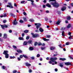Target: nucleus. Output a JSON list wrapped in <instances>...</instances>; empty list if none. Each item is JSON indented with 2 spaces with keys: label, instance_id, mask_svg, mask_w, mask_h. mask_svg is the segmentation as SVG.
<instances>
[{
  "label": "nucleus",
  "instance_id": "obj_53",
  "mask_svg": "<svg viewBox=\"0 0 73 73\" xmlns=\"http://www.w3.org/2000/svg\"><path fill=\"white\" fill-rule=\"evenodd\" d=\"M17 60L18 61H20L21 58L20 57H18L17 58Z\"/></svg>",
  "mask_w": 73,
  "mask_h": 73
},
{
  "label": "nucleus",
  "instance_id": "obj_21",
  "mask_svg": "<svg viewBox=\"0 0 73 73\" xmlns=\"http://www.w3.org/2000/svg\"><path fill=\"white\" fill-rule=\"evenodd\" d=\"M39 30L40 32H44V30H43V29L41 28H40L39 29Z\"/></svg>",
  "mask_w": 73,
  "mask_h": 73
},
{
  "label": "nucleus",
  "instance_id": "obj_9",
  "mask_svg": "<svg viewBox=\"0 0 73 73\" xmlns=\"http://www.w3.org/2000/svg\"><path fill=\"white\" fill-rule=\"evenodd\" d=\"M39 37L38 34H35L33 38H37V37Z\"/></svg>",
  "mask_w": 73,
  "mask_h": 73
},
{
  "label": "nucleus",
  "instance_id": "obj_4",
  "mask_svg": "<svg viewBox=\"0 0 73 73\" xmlns=\"http://www.w3.org/2000/svg\"><path fill=\"white\" fill-rule=\"evenodd\" d=\"M8 5H7V7H9L10 8H13L11 3H8Z\"/></svg>",
  "mask_w": 73,
  "mask_h": 73
},
{
  "label": "nucleus",
  "instance_id": "obj_30",
  "mask_svg": "<svg viewBox=\"0 0 73 73\" xmlns=\"http://www.w3.org/2000/svg\"><path fill=\"white\" fill-rule=\"evenodd\" d=\"M59 66H60V67H63L64 66V65L62 64V63H59Z\"/></svg>",
  "mask_w": 73,
  "mask_h": 73
},
{
  "label": "nucleus",
  "instance_id": "obj_38",
  "mask_svg": "<svg viewBox=\"0 0 73 73\" xmlns=\"http://www.w3.org/2000/svg\"><path fill=\"white\" fill-rule=\"evenodd\" d=\"M23 57H24V56H23V55H21L19 56V57L21 58H23Z\"/></svg>",
  "mask_w": 73,
  "mask_h": 73
},
{
  "label": "nucleus",
  "instance_id": "obj_34",
  "mask_svg": "<svg viewBox=\"0 0 73 73\" xmlns=\"http://www.w3.org/2000/svg\"><path fill=\"white\" fill-rule=\"evenodd\" d=\"M23 56L25 58H28V56L25 55H23Z\"/></svg>",
  "mask_w": 73,
  "mask_h": 73
},
{
  "label": "nucleus",
  "instance_id": "obj_5",
  "mask_svg": "<svg viewBox=\"0 0 73 73\" xmlns=\"http://www.w3.org/2000/svg\"><path fill=\"white\" fill-rule=\"evenodd\" d=\"M1 26L3 29H5L4 28H8V26L6 25H1Z\"/></svg>",
  "mask_w": 73,
  "mask_h": 73
},
{
  "label": "nucleus",
  "instance_id": "obj_23",
  "mask_svg": "<svg viewBox=\"0 0 73 73\" xmlns=\"http://www.w3.org/2000/svg\"><path fill=\"white\" fill-rule=\"evenodd\" d=\"M29 32V31L28 30H25L23 32L24 33H28Z\"/></svg>",
  "mask_w": 73,
  "mask_h": 73
},
{
  "label": "nucleus",
  "instance_id": "obj_10",
  "mask_svg": "<svg viewBox=\"0 0 73 73\" xmlns=\"http://www.w3.org/2000/svg\"><path fill=\"white\" fill-rule=\"evenodd\" d=\"M16 21V18H15V20L13 22V25H16L17 24V22Z\"/></svg>",
  "mask_w": 73,
  "mask_h": 73
},
{
  "label": "nucleus",
  "instance_id": "obj_59",
  "mask_svg": "<svg viewBox=\"0 0 73 73\" xmlns=\"http://www.w3.org/2000/svg\"><path fill=\"white\" fill-rule=\"evenodd\" d=\"M45 7H46L45 6V5H43L42 7L43 8H45Z\"/></svg>",
  "mask_w": 73,
  "mask_h": 73
},
{
  "label": "nucleus",
  "instance_id": "obj_13",
  "mask_svg": "<svg viewBox=\"0 0 73 73\" xmlns=\"http://www.w3.org/2000/svg\"><path fill=\"white\" fill-rule=\"evenodd\" d=\"M10 15H11V16H12L13 17H17V16L16 15H15L14 14L11 13L10 14Z\"/></svg>",
  "mask_w": 73,
  "mask_h": 73
},
{
  "label": "nucleus",
  "instance_id": "obj_56",
  "mask_svg": "<svg viewBox=\"0 0 73 73\" xmlns=\"http://www.w3.org/2000/svg\"><path fill=\"white\" fill-rule=\"evenodd\" d=\"M69 58H70V59H72V60H73V58L72 57H71V56H69Z\"/></svg>",
  "mask_w": 73,
  "mask_h": 73
},
{
  "label": "nucleus",
  "instance_id": "obj_44",
  "mask_svg": "<svg viewBox=\"0 0 73 73\" xmlns=\"http://www.w3.org/2000/svg\"><path fill=\"white\" fill-rule=\"evenodd\" d=\"M40 54H38L36 56L37 57H38V58L40 57Z\"/></svg>",
  "mask_w": 73,
  "mask_h": 73
},
{
  "label": "nucleus",
  "instance_id": "obj_58",
  "mask_svg": "<svg viewBox=\"0 0 73 73\" xmlns=\"http://www.w3.org/2000/svg\"><path fill=\"white\" fill-rule=\"evenodd\" d=\"M25 35V34H24V33H23L22 34V37H24V36Z\"/></svg>",
  "mask_w": 73,
  "mask_h": 73
},
{
  "label": "nucleus",
  "instance_id": "obj_15",
  "mask_svg": "<svg viewBox=\"0 0 73 73\" xmlns=\"http://www.w3.org/2000/svg\"><path fill=\"white\" fill-rule=\"evenodd\" d=\"M27 44H28V42L26 41H25L23 43V45H27Z\"/></svg>",
  "mask_w": 73,
  "mask_h": 73
},
{
  "label": "nucleus",
  "instance_id": "obj_55",
  "mask_svg": "<svg viewBox=\"0 0 73 73\" xmlns=\"http://www.w3.org/2000/svg\"><path fill=\"white\" fill-rule=\"evenodd\" d=\"M25 1H22L21 3V4H23V3H24V2H25Z\"/></svg>",
  "mask_w": 73,
  "mask_h": 73
},
{
  "label": "nucleus",
  "instance_id": "obj_54",
  "mask_svg": "<svg viewBox=\"0 0 73 73\" xmlns=\"http://www.w3.org/2000/svg\"><path fill=\"white\" fill-rule=\"evenodd\" d=\"M23 14H24V15L25 16L27 15V13L25 12H23Z\"/></svg>",
  "mask_w": 73,
  "mask_h": 73
},
{
  "label": "nucleus",
  "instance_id": "obj_12",
  "mask_svg": "<svg viewBox=\"0 0 73 73\" xmlns=\"http://www.w3.org/2000/svg\"><path fill=\"white\" fill-rule=\"evenodd\" d=\"M46 6L49 8H51V5L49 4V3H47L46 4Z\"/></svg>",
  "mask_w": 73,
  "mask_h": 73
},
{
  "label": "nucleus",
  "instance_id": "obj_64",
  "mask_svg": "<svg viewBox=\"0 0 73 73\" xmlns=\"http://www.w3.org/2000/svg\"><path fill=\"white\" fill-rule=\"evenodd\" d=\"M55 72H57V71H58V69H57V68H55Z\"/></svg>",
  "mask_w": 73,
  "mask_h": 73
},
{
  "label": "nucleus",
  "instance_id": "obj_19",
  "mask_svg": "<svg viewBox=\"0 0 73 73\" xmlns=\"http://www.w3.org/2000/svg\"><path fill=\"white\" fill-rule=\"evenodd\" d=\"M34 49V48L32 47H30L29 48V50H33Z\"/></svg>",
  "mask_w": 73,
  "mask_h": 73
},
{
  "label": "nucleus",
  "instance_id": "obj_42",
  "mask_svg": "<svg viewBox=\"0 0 73 73\" xmlns=\"http://www.w3.org/2000/svg\"><path fill=\"white\" fill-rule=\"evenodd\" d=\"M29 36H27L26 38V40H29Z\"/></svg>",
  "mask_w": 73,
  "mask_h": 73
},
{
  "label": "nucleus",
  "instance_id": "obj_8",
  "mask_svg": "<svg viewBox=\"0 0 73 73\" xmlns=\"http://www.w3.org/2000/svg\"><path fill=\"white\" fill-rule=\"evenodd\" d=\"M41 25V24L40 23H37V26H36V29H38V28H40V27Z\"/></svg>",
  "mask_w": 73,
  "mask_h": 73
},
{
  "label": "nucleus",
  "instance_id": "obj_37",
  "mask_svg": "<svg viewBox=\"0 0 73 73\" xmlns=\"http://www.w3.org/2000/svg\"><path fill=\"white\" fill-rule=\"evenodd\" d=\"M29 21H30L31 22H33V21H34V20H33V19H31L29 20Z\"/></svg>",
  "mask_w": 73,
  "mask_h": 73
},
{
  "label": "nucleus",
  "instance_id": "obj_57",
  "mask_svg": "<svg viewBox=\"0 0 73 73\" xmlns=\"http://www.w3.org/2000/svg\"><path fill=\"white\" fill-rule=\"evenodd\" d=\"M71 34H72V33H71V32H69L68 33V35L70 36H71Z\"/></svg>",
  "mask_w": 73,
  "mask_h": 73
},
{
  "label": "nucleus",
  "instance_id": "obj_51",
  "mask_svg": "<svg viewBox=\"0 0 73 73\" xmlns=\"http://www.w3.org/2000/svg\"><path fill=\"white\" fill-rule=\"evenodd\" d=\"M7 21L6 20H5L3 21V23H6V22H7Z\"/></svg>",
  "mask_w": 73,
  "mask_h": 73
},
{
  "label": "nucleus",
  "instance_id": "obj_39",
  "mask_svg": "<svg viewBox=\"0 0 73 73\" xmlns=\"http://www.w3.org/2000/svg\"><path fill=\"white\" fill-rule=\"evenodd\" d=\"M20 23H24V21H23L22 20H20L19 21Z\"/></svg>",
  "mask_w": 73,
  "mask_h": 73
},
{
  "label": "nucleus",
  "instance_id": "obj_17",
  "mask_svg": "<svg viewBox=\"0 0 73 73\" xmlns=\"http://www.w3.org/2000/svg\"><path fill=\"white\" fill-rule=\"evenodd\" d=\"M7 34H5L3 35L4 38H7Z\"/></svg>",
  "mask_w": 73,
  "mask_h": 73
},
{
  "label": "nucleus",
  "instance_id": "obj_25",
  "mask_svg": "<svg viewBox=\"0 0 73 73\" xmlns=\"http://www.w3.org/2000/svg\"><path fill=\"white\" fill-rule=\"evenodd\" d=\"M71 27V25L70 24H68L67 26V28L68 29L70 28Z\"/></svg>",
  "mask_w": 73,
  "mask_h": 73
},
{
  "label": "nucleus",
  "instance_id": "obj_1",
  "mask_svg": "<svg viewBox=\"0 0 73 73\" xmlns=\"http://www.w3.org/2000/svg\"><path fill=\"white\" fill-rule=\"evenodd\" d=\"M49 2H50V1H55L54 2H51L50 3V4L52 5L55 8H57L60 5L58 3H57V2L56 1V0H49Z\"/></svg>",
  "mask_w": 73,
  "mask_h": 73
},
{
  "label": "nucleus",
  "instance_id": "obj_49",
  "mask_svg": "<svg viewBox=\"0 0 73 73\" xmlns=\"http://www.w3.org/2000/svg\"><path fill=\"white\" fill-rule=\"evenodd\" d=\"M2 68L3 69H5V66H3L2 67Z\"/></svg>",
  "mask_w": 73,
  "mask_h": 73
},
{
  "label": "nucleus",
  "instance_id": "obj_18",
  "mask_svg": "<svg viewBox=\"0 0 73 73\" xmlns=\"http://www.w3.org/2000/svg\"><path fill=\"white\" fill-rule=\"evenodd\" d=\"M54 48H55V47H54L51 46L50 48V49L51 50H54Z\"/></svg>",
  "mask_w": 73,
  "mask_h": 73
},
{
  "label": "nucleus",
  "instance_id": "obj_35",
  "mask_svg": "<svg viewBox=\"0 0 73 73\" xmlns=\"http://www.w3.org/2000/svg\"><path fill=\"white\" fill-rule=\"evenodd\" d=\"M10 59H14V58H15V56H11L10 57Z\"/></svg>",
  "mask_w": 73,
  "mask_h": 73
},
{
  "label": "nucleus",
  "instance_id": "obj_22",
  "mask_svg": "<svg viewBox=\"0 0 73 73\" xmlns=\"http://www.w3.org/2000/svg\"><path fill=\"white\" fill-rule=\"evenodd\" d=\"M60 60H62V61H63L66 60V59L65 58H60L59 59Z\"/></svg>",
  "mask_w": 73,
  "mask_h": 73
},
{
  "label": "nucleus",
  "instance_id": "obj_45",
  "mask_svg": "<svg viewBox=\"0 0 73 73\" xmlns=\"http://www.w3.org/2000/svg\"><path fill=\"white\" fill-rule=\"evenodd\" d=\"M58 54H54L53 56L54 57H56L57 56V55Z\"/></svg>",
  "mask_w": 73,
  "mask_h": 73
},
{
  "label": "nucleus",
  "instance_id": "obj_33",
  "mask_svg": "<svg viewBox=\"0 0 73 73\" xmlns=\"http://www.w3.org/2000/svg\"><path fill=\"white\" fill-rule=\"evenodd\" d=\"M50 35H46V38H50L51 37Z\"/></svg>",
  "mask_w": 73,
  "mask_h": 73
},
{
  "label": "nucleus",
  "instance_id": "obj_29",
  "mask_svg": "<svg viewBox=\"0 0 73 73\" xmlns=\"http://www.w3.org/2000/svg\"><path fill=\"white\" fill-rule=\"evenodd\" d=\"M69 39L70 40V39H72L73 38V36L71 35H70L69 37H68Z\"/></svg>",
  "mask_w": 73,
  "mask_h": 73
},
{
  "label": "nucleus",
  "instance_id": "obj_16",
  "mask_svg": "<svg viewBox=\"0 0 73 73\" xmlns=\"http://www.w3.org/2000/svg\"><path fill=\"white\" fill-rule=\"evenodd\" d=\"M61 21L59 20H58V21L56 22V24L57 25H59V24H60V23H61Z\"/></svg>",
  "mask_w": 73,
  "mask_h": 73
},
{
  "label": "nucleus",
  "instance_id": "obj_46",
  "mask_svg": "<svg viewBox=\"0 0 73 73\" xmlns=\"http://www.w3.org/2000/svg\"><path fill=\"white\" fill-rule=\"evenodd\" d=\"M17 72V71L16 70H15L13 71V73H16Z\"/></svg>",
  "mask_w": 73,
  "mask_h": 73
},
{
  "label": "nucleus",
  "instance_id": "obj_32",
  "mask_svg": "<svg viewBox=\"0 0 73 73\" xmlns=\"http://www.w3.org/2000/svg\"><path fill=\"white\" fill-rule=\"evenodd\" d=\"M37 44H38L37 42H35L34 43V46H36V45H37Z\"/></svg>",
  "mask_w": 73,
  "mask_h": 73
},
{
  "label": "nucleus",
  "instance_id": "obj_36",
  "mask_svg": "<svg viewBox=\"0 0 73 73\" xmlns=\"http://www.w3.org/2000/svg\"><path fill=\"white\" fill-rule=\"evenodd\" d=\"M41 50H44L45 49V47H41Z\"/></svg>",
  "mask_w": 73,
  "mask_h": 73
},
{
  "label": "nucleus",
  "instance_id": "obj_7",
  "mask_svg": "<svg viewBox=\"0 0 73 73\" xmlns=\"http://www.w3.org/2000/svg\"><path fill=\"white\" fill-rule=\"evenodd\" d=\"M66 6H63L61 9V11H64L66 10Z\"/></svg>",
  "mask_w": 73,
  "mask_h": 73
},
{
  "label": "nucleus",
  "instance_id": "obj_48",
  "mask_svg": "<svg viewBox=\"0 0 73 73\" xmlns=\"http://www.w3.org/2000/svg\"><path fill=\"white\" fill-rule=\"evenodd\" d=\"M66 45H69V42H67L66 43Z\"/></svg>",
  "mask_w": 73,
  "mask_h": 73
},
{
  "label": "nucleus",
  "instance_id": "obj_27",
  "mask_svg": "<svg viewBox=\"0 0 73 73\" xmlns=\"http://www.w3.org/2000/svg\"><path fill=\"white\" fill-rule=\"evenodd\" d=\"M62 36H64V37L65 36V32H64V31H63L62 33Z\"/></svg>",
  "mask_w": 73,
  "mask_h": 73
},
{
  "label": "nucleus",
  "instance_id": "obj_28",
  "mask_svg": "<svg viewBox=\"0 0 73 73\" xmlns=\"http://www.w3.org/2000/svg\"><path fill=\"white\" fill-rule=\"evenodd\" d=\"M26 65L27 66H31V64L28 63H26Z\"/></svg>",
  "mask_w": 73,
  "mask_h": 73
},
{
  "label": "nucleus",
  "instance_id": "obj_60",
  "mask_svg": "<svg viewBox=\"0 0 73 73\" xmlns=\"http://www.w3.org/2000/svg\"><path fill=\"white\" fill-rule=\"evenodd\" d=\"M43 2L44 3H46V0H44L43 1Z\"/></svg>",
  "mask_w": 73,
  "mask_h": 73
},
{
  "label": "nucleus",
  "instance_id": "obj_6",
  "mask_svg": "<svg viewBox=\"0 0 73 73\" xmlns=\"http://www.w3.org/2000/svg\"><path fill=\"white\" fill-rule=\"evenodd\" d=\"M64 64L67 66H68V65H72V63H71V62H64Z\"/></svg>",
  "mask_w": 73,
  "mask_h": 73
},
{
  "label": "nucleus",
  "instance_id": "obj_63",
  "mask_svg": "<svg viewBox=\"0 0 73 73\" xmlns=\"http://www.w3.org/2000/svg\"><path fill=\"white\" fill-rule=\"evenodd\" d=\"M45 20H46V21H47V20H48V19L47 18H45Z\"/></svg>",
  "mask_w": 73,
  "mask_h": 73
},
{
  "label": "nucleus",
  "instance_id": "obj_20",
  "mask_svg": "<svg viewBox=\"0 0 73 73\" xmlns=\"http://www.w3.org/2000/svg\"><path fill=\"white\" fill-rule=\"evenodd\" d=\"M43 40L44 41H49V39H46V38H43Z\"/></svg>",
  "mask_w": 73,
  "mask_h": 73
},
{
  "label": "nucleus",
  "instance_id": "obj_61",
  "mask_svg": "<svg viewBox=\"0 0 73 73\" xmlns=\"http://www.w3.org/2000/svg\"><path fill=\"white\" fill-rule=\"evenodd\" d=\"M31 4L32 5H34V6H35V7H36V5H35V4H34V3H31Z\"/></svg>",
  "mask_w": 73,
  "mask_h": 73
},
{
  "label": "nucleus",
  "instance_id": "obj_50",
  "mask_svg": "<svg viewBox=\"0 0 73 73\" xmlns=\"http://www.w3.org/2000/svg\"><path fill=\"white\" fill-rule=\"evenodd\" d=\"M31 34L32 35L33 37V38L35 36V34H34V33H31Z\"/></svg>",
  "mask_w": 73,
  "mask_h": 73
},
{
  "label": "nucleus",
  "instance_id": "obj_24",
  "mask_svg": "<svg viewBox=\"0 0 73 73\" xmlns=\"http://www.w3.org/2000/svg\"><path fill=\"white\" fill-rule=\"evenodd\" d=\"M19 39L20 40H24V38L23 37H19Z\"/></svg>",
  "mask_w": 73,
  "mask_h": 73
},
{
  "label": "nucleus",
  "instance_id": "obj_3",
  "mask_svg": "<svg viewBox=\"0 0 73 73\" xmlns=\"http://www.w3.org/2000/svg\"><path fill=\"white\" fill-rule=\"evenodd\" d=\"M8 51L7 50H4L3 53V54H5L6 58H8L9 57V54H8Z\"/></svg>",
  "mask_w": 73,
  "mask_h": 73
},
{
  "label": "nucleus",
  "instance_id": "obj_31",
  "mask_svg": "<svg viewBox=\"0 0 73 73\" xmlns=\"http://www.w3.org/2000/svg\"><path fill=\"white\" fill-rule=\"evenodd\" d=\"M57 13L58 14V15H61V11H57Z\"/></svg>",
  "mask_w": 73,
  "mask_h": 73
},
{
  "label": "nucleus",
  "instance_id": "obj_41",
  "mask_svg": "<svg viewBox=\"0 0 73 73\" xmlns=\"http://www.w3.org/2000/svg\"><path fill=\"white\" fill-rule=\"evenodd\" d=\"M23 19L25 21H27V20L26 18H25V17H24Z\"/></svg>",
  "mask_w": 73,
  "mask_h": 73
},
{
  "label": "nucleus",
  "instance_id": "obj_11",
  "mask_svg": "<svg viewBox=\"0 0 73 73\" xmlns=\"http://www.w3.org/2000/svg\"><path fill=\"white\" fill-rule=\"evenodd\" d=\"M27 43L29 44H32V40H28L27 41Z\"/></svg>",
  "mask_w": 73,
  "mask_h": 73
},
{
  "label": "nucleus",
  "instance_id": "obj_47",
  "mask_svg": "<svg viewBox=\"0 0 73 73\" xmlns=\"http://www.w3.org/2000/svg\"><path fill=\"white\" fill-rule=\"evenodd\" d=\"M31 59L33 60H34L35 59V57L34 56L31 57Z\"/></svg>",
  "mask_w": 73,
  "mask_h": 73
},
{
  "label": "nucleus",
  "instance_id": "obj_52",
  "mask_svg": "<svg viewBox=\"0 0 73 73\" xmlns=\"http://www.w3.org/2000/svg\"><path fill=\"white\" fill-rule=\"evenodd\" d=\"M13 47L14 48V49H17V47H16V46H15V45H13Z\"/></svg>",
  "mask_w": 73,
  "mask_h": 73
},
{
  "label": "nucleus",
  "instance_id": "obj_40",
  "mask_svg": "<svg viewBox=\"0 0 73 73\" xmlns=\"http://www.w3.org/2000/svg\"><path fill=\"white\" fill-rule=\"evenodd\" d=\"M38 46H40L42 45V43H39L38 44Z\"/></svg>",
  "mask_w": 73,
  "mask_h": 73
},
{
  "label": "nucleus",
  "instance_id": "obj_2",
  "mask_svg": "<svg viewBox=\"0 0 73 73\" xmlns=\"http://www.w3.org/2000/svg\"><path fill=\"white\" fill-rule=\"evenodd\" d=\"M50 60V61H49L48 62L49 64H52V62H55V61L56 60H57V58L55 57L54 58H51Z\"/></svg>",
  "mask_w": 73,
  "mask_h": 73
},
{
  "label": "nucleus",
  "instance_id": "obj_62",
  "mask_svg": "<svg viewBox=\"0 0 73 73\" xmlns=\"http://www.w3.org/2000/svg\"><path fill=\"white\" fill-rule=\"evenodd\" d=\"M65 23L66 24L68 23V21L67 20H66L65 21Z\"/></svg>",
  "mask_w": 73,
  "mask_h": 73
},
{
  "label": "nucleus",
  "instance_id": "obj_14",
  "mask_svg": "<svg viewBox=\"0 0 73 73\" xmlns=\"http://www.w3.org/2000/svg\"><path fill=\"white\" fill-rule=\"evenodd\" d=\"M17 53H22V52H23V51L20 50H17Z\"/></svg>",
  "mask_w": 73,
  "mask_h": 73
},
{
  "label": "nucleus",
  "instance_id": "obj_26",
  "mask_svg": "<svg viewBox=\"0 0 73 73\" xmlns=\"http://www.w3.org/2000/svg\"><path fill=\"white\" fill-rule=\"evenodd\" d=\"M71 19V18L70 16L67 17V19L68 20H70Z\"/></svg>",
  "mask_w": 73,
  "mask_h": 73
},
{
  "label": "nucleus",
  "instance_id": "obj_43",
  "mask_svg": "<svg viewBox=\"0 0 73 73\" xmlns=\"http://www.w3.org/2000/svg\"><path fill=\"white\" fill-rule=\"evenodd\" d=\"M61 44H60L59 45V46L60 48H62V49H63V48H62V47L61 46Z\"/></svg>",
  "mask_w": 73,
  "mask_h": 73
}]
</instances>
